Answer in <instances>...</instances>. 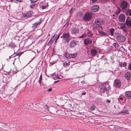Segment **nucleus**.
<instances>
[{
  "instance_id": "obj_43",
  "label": "nucleus",
  "mask_w": 131,
  "mask_h": 131,
  "mask_svg": "<svg viewBox=\"0 0 131 131\" xmlns=\"http://www.w3.org/2000/svg\"><path fill=\"white\" fill-rule=\"evenodd\" d=\"M47 6L46 5H41V7L42 9H45L46 8Z\"/></svg>"
},
{
  "instance_id": "obj_14",
  "label": "nucleus",
  "mask_w": 131,
  "mask_h": 131,
  "mask_svg": "<svg viewBox=\"0 0 131 131\" xmlns=\"http://www.w3.org/2000/svg\"><path fill=\"white\" fill-rule=\"evenodd\" d=\"M125 95L126 97L128 99H130L131 98V92L127 91L125 93Z\"/></svg>"
},
{
  "instance_id": "obj_16",
  "label": "nucleus",
  "mask_w": 131,
  "mask_h": 131,
  "mask_svg": "<svg viewBox=\"0 0 131 131\" xmlns=\"http://www.w3.org/2000/svg\"><path fill=\"white\" fill-rule=\"evenodd\" d=\"M99 9V7L98 5H95L93 6L92 8V12H95L97 11Z\"/></svg>"
},
{
  "instance_id": "obj_11",
  "label": "nucleus",
  "mask_w": 131,
  "mask_h": 131,
  "mask_svg": "<svg viewBox=\"0 0 131 131\" xmlns=\"http://www.w3.org/2000/svg\"><path fill=\"white\" fill-rule=\"evenodd\" d=\"M92 42V40L89 38L85 39L84 40V43L85 45H87L91 44Z\"/></svg>"
},
{
  "instance_id": "obj_26",
  "label": "nucleus",
  "mask_w": 131,
  "mask_h": 131,
  "mask_svg": "<svg viewBox=\"0 0 131 131\" xmlns=\"http://www.w3.org/2000/svg\"><path fill=\"white\" fill-rule=\"evenodd\" d=\"M124 113L125 114H129V112L127 109H125L119 113Z\"/></svg>"
},
{
  "instance_id": "obj_8",
  "label": "nucleus",
  "mask_w": 131,
  "mask_h": 131,
  "mask_svg": "<svg viewBox=\"0 0 131 131\" xmlns=\"http://www.w3.org/2000/svg\"><path fill=\"white\" fill-rule=\"evenodd\" d=\"M31 12L30 11L28 12L27 13H23L22 14L23 16L26 18L30 17L31 16Z\"/></svg>"
},
{
  "instance_id": "obj_54",
  "label": "nucleus",
  "mask_w": 131,
  "mask_h": 131,
  "mask_svg": "<svg viewBox=\"0 0 131 131\" xmlns=\"http://www.w3.org/2000/svg\"><path fill=\"white\" fill-rule=\"evenodd\" d=\"M130 19V18H129V16H127L126 19H128V20H129Z\"/></svg>"
},
{
  "instance_id": "obj_31",
  "label": "nucleus",
  "mask_w": 131,
  "mask_h": 131,
  "mask_svg": "<svg viewBox=\"0 0 131 131\" xmlns=\"http://www.w3.org/2000/svg\"><path fill=\"white\" fill-rule=\"evenodd\" d=\"M87 35L89 37H91L93 35V34L90 31H88L87 32Z\"/></svg>"
},
{
  "instance_id": "obj_63",
  "label": "nucleus",
  "mask_w": 131,
  "mask_h": 131,
  "mask_svg": "<svg viewBox=\"0 0 131 131\" xmlns=\"http://www.w3.org/2000/svg\"><path fill=\"white\" fill-rule=\"evenodd\" d=\"M113 16H115V14H113Z\"/></svg>"
},
{
  "instance_id": "obj_38",
  "label": "nucleus",
  "mask_w": 131,
  "mask_h": 131,
  "mask_svg": "<svg viewBox=\"0 0 131 131\" xmlns=\"http://www.w3.org/2000/svg\"><path fill=\"white\" fill-rule=\"evenodd\" d=\"M23 0H14V2L16 3L22 2Z\"/></svg>"
},
{
  "instance_id": "obj_41",
  "label": "nucleus",
  "mask_w": 131,
  "mask_h": 131,
  "mask_svg": "<svg viewBox=\"0 0 131 131\" xmlns=\"http://www.w3.org/2000/svg\"><path fill=\"white\" fill-rule=\"evenodd\" d=\"M42 76L41 74L40 75L39 79L38 81V82H39V84H41V80L42 79Z\"/></svg>"
},
{
  "instance_id": "obj_19",
  "label": "nucleus",
  "mask_w": 131,
  "mask_h": 131,
  "mask_svg": "<svg viewBox=\"0 0 131 131\" xmlns=\"http://www.w3.org/2000/svg\"><path fill=\"white\" fill-rule=\"evenodd\" d=\"M97 51L95 49H92L91 50V53L93 56H95L97 53Z\"/></svg>"
},
{
  "instance_id": "obj_52",
  "label": "nucleus",
  "mask_w": 131,
  "mask_h": 131,
  "mask_svg": "<svg viewBox=\"0 0 131 131\" xmlns=\"http://www.w3.org/2000/svg\"><path fill=\"white\" fill-rule=\"evenodd\" d=\"M86 94V93L85 92L83 93H82V95H85Z\"/></svg>"
},
{
  "instance_id": "obj_10",
  "label": "nucleus",
  "mask_w": 131,
  "mask_h": 131,
  "mask_svg": "<svg viewBox=\"0 0 131 131\" xmlns=\"http://www.w3.org/2000/svg\"><path fill=\"white\" fill-rule=\"evenodd\" d=\"M121 85V81L118 79L115 80V87L119 88Z\"/></svg>"
},
{
  "instance_id": "obj_2",
  "label": "nucleus",
  "mask_w": 131,
  "mask_h": 131,
  "mask_svg": "<svg viewBox=\"0 0 131 131\" xmlns=\"http://www.w3.org/2000/svg\"><path fill=\"white\" fill-rule=\"evenodd\" d=\"M70 36L69 32L63 33L61 38H62V41L63 43H68L70 40Z\"/></svg>"
},
{
  "instance_id": "obj_23",
  "label": "nucleus",
  "mask_w": 131,
  "mask_h": 131,
  "mask_svg": "<svg viewBox=\"0 0 131 131\" xmlns=\"http://www.w3.org/2000/svg\"><path fill=\"white\" fill-rule=\"evenodd\" d=\"M55 40V38H54L52 37L50 41L48 43V45L49 46L50 45L54 42Z\"/></svg>"
},
{
  "instance_id": "obj_17",
  "label": "nucleus",
  "mask_w": 131,
  "mask_h": 131,
  "mask_svg": "<svg viewBox=\"0 0 131 131\" xmlns=\"http://www.w3.org/2000/svg\"><path fill=\"white\" fill-rule=\"evenodd\" d=\"M131 73L130 72H128L125 74V77L126 79L129 81L130 80Z\"/></svg>"
},
{
  "instance_id": "obj_48",
  "label": "nucleus",
  "mask_w": 131,
  "mask_h": 131,
  "mask_svg": "<svg viewBox=\"0 0 131 131\" xmlns=\"http://www.w3.org/2000/svg\"><path fill=\"white\" fill-rule=\"evenodd\" d=\"M60 36V35L59 34L57 36L56 39L55 41V43L57 41V40L58 39V38H59Z\"/></svg>"
},
{
  "instance_id": "obj_35",
  "label": "nucleus",
  "mask_w": 131,
  "mask_h": 131,
  "mask_svg": "<svg viewBox=\"0 0 131 131\" xmlns=\"http://www.w3.org/2000/svg\"><path fill=\"white\" fill-rule=\"evenodd\" d=\"M128 64H129L128 69L131 71V60H130Z\"/></svg>"
},
{
  "instance_id": "obj_55",
  "label": "nucleus",
  "mask_w": 131,
  "mask_h": 131,
  "mask_svg": "<svg viewBox=\"0 0 131 131\" xmlns=\"http://www.w3.org/2000/svg\"><path fill=\"white\" fill-rule=\"evenodd\" d=\"M57 79V77H54V80H56Z\"/></svg>"
},
{
  "instance_id": "obj_61",
  "label": "nucleus",
  "mask_w": 131,
  "mask_h": 131,
  "mask_svg": "<svg viewBox=\"0 0 131 131\" xmlns=\"http://www.w3.org/2000/svg\"><path fill=\"white\" fill-rule=\"evenodd\" d=\"M20 55H21V54H20V53H19V54H18V55L19 56H20Z\"/></svg>"
},
{
  "instance_id": "obj_50",
  "label": "nucleus",
  "mask_w": 131,
  "mask_h": 131,
  "mask_svg": "<svg viewBox=\"0 0 131 131\" xmlns=\"http://www.w3.org/2000/svg\"><path fill=\"white\" fill-rule=\"evenodd\" d=\"M97 0H92V3H94L96 2Z\"/></svg>"
},
{
  "instance_id": "obj_47",
  "label": "nucleus",
  "mask_w": 131,
  "mask_h": 131,
  "mask_svg": "<svg viewBox=\"0 0 131 131\" xmlns=\"http://www.w3.org/2000/svg\"><path fill=\"white\" fill-rule=\"evenodd\" d=\"M57 36V35L56 34H54V35L52 36V37L54 38H56V37Z\"/></svg>"
},
{
  "instance_id": "obj_42",
  "label": "nucleus",
  "mask_w": 131,
  "mask_h": 131,
  "mask_svg": "<svg viewBox=\"0 0 131 131\" xmlns=\"http://www.w3.org/2000/svg\"><path fill=\"white\" fill-rule=\"evenodd\" d=\"M117 9L116 11V14H118L119 13V12L121 10V9H120L118 8L117 7Z\"/></svg>"
},
{
  "instance_id": "obj_44",
  "label": "nucleus",
  "mask_w": 131,
  "mask_h": 131,
  "mask_svg": "<svg viewBox=\"0 0 131 131\" xmlns=\"http://www.w3.org/2000/svg\"><path fill=\"white\" fill-rule=\"evenodd\" d=\"M109 128L111 129H113L115 128V126L114 125H111L109 126Z\"/></svg>"
},
{
  "instance_id": "obj_40",
  "label": "nucleus",
  "mask_w": 131,
  "mask_h": 131,
  "mask_svg": "<svg viewBox=\"0 0 131 131\" xmlns=\"http://www.w3.org/2000/svg\"><path fill=\"white\" fill-rule=\"evenodd\" d=\"M75 9L74 8H72L70 10L69 13L70 14H72L73 12L75 10Z\"/></svg>"
},
{
  "instance_id": "obj_51",
  "label": "nucleus",
  "mask_w": 131,
  "mask_h": 131,
  "mask_svg": "<svg viewBox=\"0 0 131 131\" xmlns=\"http://www.w3.org/2000/svg\"><path fill=\"white\" fill-rule=\"evenodd\" d=\"M52 90V89L51 88H50L48 90V92H50Z\"/></svg>"
},
{
  "instance_id": "obj_13",
  "label": "nucleus",
  "mask_w": 131,
  "mask_h": 131,
  "mask_svg": "<svg viewBox=\"0 0 131 131\" xmlns=\"http://www.w3.org/2000/svg\"><path fill=\"white\" fill-rule=\"evenodd\" d=\"M42 18L40 19L39 20L38 22H36L35 23L33 24H32V27L33 28H35L42 21Z\"/></svg>"
},
{
  "instance_id": "obj_29",
  "label": "nucleus",
  "mask_w": 131,
  "mask_h": 131,
  "mask_svg": "<svg viewBox=\"0 0 131 131\" xmlns=\"http://www.w3.org/2000/svg\"><path fill=\"white\" fill-rule=\"evenodd\" d=\"M99 32L103 36H107V35L102 31H99Z\"/></svg>"
},
{
  "instance_id": "obj_21",
  "label": "nucleus",
  "mask_w": 131,
  "mask_h": 131,
  "mask_svg": "<svg viewBox=\"0 0 131 131\" xmlns=\"http://www.w3.org/2000/svg\"><path fill=\"white\" fill-rule=\"evenodd\" d=\"M107 88L105 87H103L101 88L100 89V92L101 93H104L106 91H107Z\"/></svg>"
},
{
  "instance_id": "obj_33",
  "label": "nucleus",
  "mask_w": 131,
  "mask_h": 131,
  "mask_svg": "<svg viewBox=\"0 0 131 131\" xmlns=\"http://www.w3.org/2000/svg\"><path fill=\"white\" fill-rule=\"evenodd\" d=\"M111 35L112 36H113L114 32V30L113 28H111L109 29Z\"/></svg>"
},
{
  "instance_id": "obj_30",
  "label": "nucleus",
  "mask_w": 131,
  "mask_h": 131,
  "mask_svg": "<svg viewBox=\"0 0 131 131\" xmlns=\"http://www.w3.org/2000/svg\"><path fill=\"white\" fill-rule=\"evenodd\" d=\"M70 64V63L69 62L68 63L65 62L63 63V66L64 67H66L69 66Z\"/></svg>"
},
{
  "instance_id": "obj_49",
  "label": "nucleus",
  "mask_w": 131,
  "mask_h": 131,
  "mask_svg": "<svg viewBox=\"0 0 131 131\" xmlns=\"http://www.w3.org/2000/svg\"><path fill=\"white\" fill-rule=\"evenodd\" d=\"M9 46L12 48H14L15 47V46L13 44H10L9 45Z\"/></svg>"
},
{
  "instance_id": "obj_56",
  "label": "nucleus",
  "mask_w": 131,
  "mask_h": 131,
  "mask_svg": "<svg viewBox=\"0 0 131 131\" xmlns=\"http://www.w3.org/2000/svg\"><path fill=\"white\" fill-rule=\"evenodd\" d=\"M122 99H123V98L122 97H120L119 99V100H122Z\"/></svg>"
},
{
  "instance_id": "obj_4",
  "label": "nucleus",
  "mask_w": 131,
  "mask_h": 131,
  "mask_svg": "<svg viewBox=\"0 0 131 131\" xmlns=\"http://www.w3.org/2000/svg\"><path fill=\"white\" fill-rule=\"evenodd\" d=\"M77 53L72 54L68 53H65L64 54V56L65 57L68 59L75 58L77 57Z\"/></svg>"
},
{
  "instance_id": "obj_59",
  "label": "nucleus",
  "mask_w": 131,
  "mask_h": 131,
  "mask_svg": "<svg viewBox=\"0 0 131 131\" xmlns=\"http://www.w3.org/2000/svg\"><path fill=\"white\" fill-rule=\"evenodd\" d=\"M69 107H71V106H72L71 105V104H69Z\"/></svg>"
},
{
  "instance_id": "obj_62",
  "label": "nucleus",
  "mask_w": 131,
  "mask_h": 131,
  "mask_svg": "<svg viewBox=\"0 0 131 131\" xmlns=\"http://www.w3.org/2000/svg\"><path fill=\"white\" fill-rule=\"evenodd\" d=\"M113 45L114 46H115V43H113Z\"/></svg>"
},
{
  "instance_id": "obj_28",
  "label": "nucleus",
  "mask_w": 131,
  "mask_h": 131,
  "mask_svg": "<svg viewBox=\"0 0 131 131\" xmlns=\"http://www.w3.org/2000/svg\"><path fill=\"white\" fill-rule=\"evenodd\" d=\"M7 94H8V96L9 97L13 93V90H8L7 92Z\"/></svg>"
},
{
  "instance_id": "obj_53",
  "label": "nucleus",
  "mask_w": 131,
  "mask_h": 131,
  "mask_svg": "<svg viewBox=\"0 0 131 131\" xmlns=\"http://www.w3.org/2000/svg\"><path fill=\"white\" fill-rule=\"evenodd\" d=\"M110 102H111V101L110 100H107V102H108V103H110Z\"/></svg>"
},
{
  "instance_id": "obj_5",
  "label": "nucleus",
  "mask_w": 131,
  "mask_h": 131,
  "mask_svg": "<svg viewBox=\"0 0 131 131\" xmlns=\"http://www.w3.org/2000/svg\"><path fill=\"white\" fill-rule=\"evenodd\" d=\"M92 17V15L90 13L88 12L86 13L84 17V19L85 21H90Z\"/></svg>"
},
{
  "instance_id": "obj_34",
  "label": "nucleus",
  "mask_w": 131,
  "mask_h": 131,
  "mask_svg": "<svg viewBox=\"0 0 131 131\" xmlns=\"http://www.w3.org/2000/svg\"><path fill=\"white\" fill-rule=\"evenodd\" d=\"M95 106L93 104H92L90 106V108L92 111L94 110L95 109Z\"/></svg>"
},
{
  "instance_id": "obj_45",
  "label": "nucleus",
  "mask_w": 131,
  "mask_h": 131,
  "mask_svg": "<svg viewBox=\"0 0 131 131\" xmlns=\"http://www.w3.org/2000/svg\"><path fill=\"white\" fill-rule=\"evenodd\" d=\"M55 63V62L54 61H51L50 62V65H51L50 66H51L52 65L54 64Z\"/></svg>"
},
{
  "instance_id": "obj_60",
  "label": "nucleus",
  "mask_w": 131,
  "mask_h": 131,
  "mask_svg": "<svg viewBox=\"0 0 131 131\" xmlns=\"http://www.w3.org/2000/svg\"><path fill=\"white\" fill-rule=\"evenodd\" d=\"M10 2H12L13 1L14 2V0H10Z\"/></svg>"
},
{
  "instance_id": "obj_3",
  "label": "nucleus",
  "mask_w": 131,
  "mask_h": 131,
  "mask_svg": "<svg viewBox=\"0 0 131 131\" xmlns=\"http://www.w3.org/2000/svg\"><path fill=\"white\" fill-rule=\"evenodd\" d=\"M103 23L102 19L99 18L96 19L93 23V25L95 27H97V26H99L101 25Z\"/></svg>"
},
{
  "instance_id": "obj_15",
  "label": "nucleus",
  "mask_w": 131,
  "mask_h": 131,
  "mask_svg": "<svg viewBox=\"0 0 131 131\" xmlns=\"http://www.w3.org/2000/svg\"><path fill=\"white\" fill-rule=\"evenodd\" d=\"M127 3L126 1H124L122 2L120 6L122 9H124L127 6Z\"/></svg>"
},
{
  "instance_id": "obj_6",
  "label": "nucleus",
  "mask_w": 131,
  "mask_h": 131,
  "mask_svg": "<svg viewBox=\"0 0 131 131\" xmlns=\"http://www.w3.org/2000/svg\"><path fill=\"white\" fill-rule=\"evenodd\" d=\"M116 39L118 41L120 42H123L126 40L125 37L122 35H118L116 37Z\"/></svg>"
},
{
  "instance_id": "obj_7",
  "label": "nucleus",
  "mask_w": 131,
  "mask_h": 131,
  "mask_svg": "<svg viewBox=\"0 0 131 131\" xmlns=\"http://www.w3.org/2000/svg\"><path fill=\"white\" fill-rule=\"evenodd\" d=\"M119 21L121 22H124L125 20V17L124 15L121 14L118 17Z\"/></svg>"
},
{
  "instance_id": "obj_27",
  "label": "nucleus",
  "mask_w": 131,
  "mask_h": 131,
  "mask_svg": "<svg viewBox=\"0 0 131 131\" xmlns=\"http://www.w3.org/2000/svg\"><path fill=\"white\" fill-rule=\"evenodd\" d=\"M20 76L21 78L23 79V80H25L27 78V77L26 76L25 74L24 73H21Z\"/></svg>"
},
{
  "instance_id": "obj_37",
  "label": "nucleus",
  "mask_w": 131,
  "mask_h": 131,
  "mask_svg": "<svg viewBox=\"0 0 131 131\" xmlns=\"http://www.w3.org/2000/svg\"><path fill=\"white\" fill-rule=\"evenodd\" d=\"M87 36L86 34H84L81 36L79 37V38H82L85 37Z\"/></svg>"
},
{
  "instance_id": "obj_46",
  "label": "nucleus",
  "mask_w": 131,
  "mask_h": 131,
  "mask_svg": "<svg viewBox=\"0 0 131 131\" xmlns=\"http://www.w3.org/2000/svg\"><path fill=\"white\" fill-rule=\"evenodd\" d=\"M36 4H34L32 5H31L30 6V7L31 8H33L34 6H35V5H36Z\"/></svg>"
},
{
  "instance_id": "obj_20",
  "label": "nucleus",
  "mask_w": 131,
  "mask_h": 131,
  "mask_svg": "<svg viewBox=\"0 0 131 131\" xmlns=\"http://www.w3.org/2000/svg\"><path fill=\"white\" fill-rule=\"evenodd\" d=\"M6 126V124L4 123H0V130H4Z\"/></svg>"
},
{
  "instance_id": "obj_39",
  "label": "nucleus",
  "mask_w": 131,
  "mask_h": 131,
  "mask_svg": "<svg viewBox=\"0 0 131 131\" xmlns=\"http://www.w3.org/2000/svg\"><path fill=\"white\" fill-rule=\"evenodd\" d=\"M115 48H116L118 50V49H120V47H119V45L117 43H115Z\"/></svg>"
},
{
  "instance_id": "obj_36",
  "label": "nucleus",
  "mask_w": 131,
  "mask_h": 131,
  "mask_svg": "<svg viewBox=\"0 0 131 131\" xmlns=\"http://www.w3.org/2000/svg\"><path fill=\"white\" fill-rule=\"evenodd\" d=\"M126 15H129L130 16H131V10L129 9L127 11Z\"/></svg>"
},
{
  "instance_id": "obj_25",
  "label": "nucleus",
  "mask_w": 131,
  "mask_h": 131,
  "mask_svg": "<svg viewBox=\"0 0 131 131\" xmlns=\"http://www.w3.org/2000/svg\"><path fill=\"white\" fill-rule=\"evenodd\" d=\"M126 23L127 25H128L129 26H131V19H130L129 20L126 19Z\"/></svg>"
},
{
  "instance_id": "obj_9",
  "label": "nucleus",
  "mask_w": 131,
  "mask_h": 131,
  "mask_svg": "<svg viewBox=\"0 0 131 131\" xmlns=\"http://www.w3.org/2000/svg\"><path fill=\"white\" fill-rule=\"evenodd\" d=\"M77 43V41L75 40H73L71 41L70 43V47L72 48L75 46Z\"/></svg>"
},
{
  "instance_id": "obj_1",
  "label": "nucleus",
  "mask_w": 131,
  "mask_h": 131,
  "mask_svg": "<svg viewBox=\"0 0 131 131\" xmlns=\"http://www.w3.org/2000/svg\"><path fill=\"white\" fill-rule=\"evenodd\" d=\"M7 86V83L5 82L2 83L0 84V96L4 98H8L9 97L8 94L3 92Z\"/></svg>"
},
{
  "instance_id": "obj_12",
  "label": "nucleus",
  "mask_w": 131,
  "mask_h": 131,
  "mask_svg": "<svg viewBox=\"0 0 131 131\" xmlns=\"http://www.w3.org/2000/svg\"><path fill=\"white\" fill-rule=\"evenodd\" d=\"M79 31V29L78 28H73L71 30V33L72 34H76Z\"/></svg>"
},
{
  "instance_id": "obj_24",
  "label": "nucleus",
  "mask_w": 131,
  "mask_h": 131,
  "mask_svg": "<svg viewBox=\"0 0 131 131\" xmlns=\"http://www.w3.org/2000/svg\"><path fill=\"white\" fill-rule=\"evenodd\" d=\"M119 64L121 67H125L127 66V63L125 62H120Z\"/></svg>"
},
{
  "instance_id": "obj_32",
  "label": "nucleus",
  "mask_w": 131,
  "mask_h": 131,
  "mask_svg": "<svg viewBox=\"0 0 131 131\" xmlns=\"http://www.w3.org/2000/svg\"><path fill=\"white\" fill-rule=\"evenodd\" d=\"M83 13L81 12H78L77 14V16L78 17H81L82 16Z\"/></svg>"
},
{
  "instance_id": "obj_18",
  "label": "nucleus",
  "mask_w": 131,
  "mask_h": 131,
  "mask_svg": "<svg viewBox=\"0 0 131 131\" xmlns=\"http://www.w3.org/2000/svg\"><path fill=\"white\" fill-rule=\"evenodd\" d=\"M44 107L45 108V109L46 110H47L48 111H50V112L52 113H53V110H55V108H52V110H51V108L50 107H48V106L47 104H46L45 105Z\"/></svg>"
},
{
  "instance_id": "obj_58",
  "label": "nucleus",
  "mask_w": 131,
  "mask_h": 131,
  "mask_svg": "<svg viewBox=\"0 0 131 131\" xmlns=\"http://www.w3.org/2000/svg\"><path fill=\"white\" fill-rule=\"evenodd\" d=\"M59 81V80H57V81H54V83H57V82H58V81Z\"/></svg>"
},
{
  "instance_id": "obj_64",
  "label": "nucleus",
  "mask_w": 131,
  "mask_h": 131,
  "mask_svg": "<svg viewBox=\"0 0 131 131\" xmlns=\"http://www.w3.org/2000/svg\"><path fill=\"white\" fill-rule=\"evenodd\" d=\"M117 28H120V26H119V27H118V26L117 27Z\"/></svg>"
},
{
  "instance_id": "obj_57",
  "label": "nucleus",
  "mask_w": 131,
  "mask_h": 131,
  "mask_svg": "<svg viewBox=\"0 0 131 131\" xmlns=\"http://www.w3.org/2000/svg\"><path fill=\"white\" fill-rule=\"evenodd\" d=\"M56 77H57V79H60V78L59 77L58 75H57L56 76Z\"/></svg>"
},
{
  "instance_id": "obj_22",
  "label": "nucleus",
  "mask_w": 131,
  "mask_h": 131,
  "mask_svg": "<svg viewBox=\"0 0 131 131\" xmlns=\"http://www.w3.org/2000/svg\"><path fill=\"white\" fill-rule=\"evenodd\" d=\"M125 25L123 24H121L120 25V28L123 30V31L125 32L126 31V29H125Z\"/></svg>"
}]
</instances>
